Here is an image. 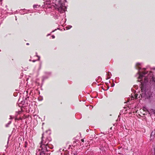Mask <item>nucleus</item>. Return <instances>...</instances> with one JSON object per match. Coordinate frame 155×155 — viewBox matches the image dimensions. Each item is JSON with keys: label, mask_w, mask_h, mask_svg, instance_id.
<instances>
[{"label": "nucleus", "mask_w": 155, "mask_h": 155, "mask_svg": "<svg viewBox=\"0 0 155 155\" xmlns=\"http://www.w3.org/2000/svg\"><path fill=\"white\" fill-rule=\"evenodd\" d=\"M11 123V121H9L8 123V124H9V125Z\"/></svg>", "instance_id": "9d476101"}, {"label": "nucleus", "mask_w": 155, "mask_h": 155, "mask_svg": "<svg viewBox=\"0 0 155 155\" xmlns=\"http://www.w3.org/2000/svg\"><path fill=\"white\" fill-rule=\"evenodd\" d=\"M37 56L38 57V60H39V59H40V56H38V55H37Z\"/></svg>", "instance_id": "1a4fd4ad"}, {"label": "nucleus", "mask_w": 155, "mask_h": 155, "mask_svg": "<svg viewBox=\"0 0 155 155\" xmlns=\"http://www.w3.org/2000/svg\"><path fill=\"white\" fill-rule=\"evenodd\" d=\"M81 141L82 142H84V139H82L81 140Z\"/></svg>", "instance_id": "f8f14e48"}, {"label": "nucleus", "mask_w": 155, "mask_h": 155, "mask_svg": "<svg viewBox=\"0 0 155 155\" xmlns=\"http://www.w3.org/2000/svg\"><path fill=\"white\" fill-rule=\"evenodd\" d=\"M139 71L137 73L139 75V76L138 78V81H139L141 82L140 84V88L141 90H143V87L148 82V78L147 77H146L144 78V81H142L141 79H142L144 77V75L147 74V72L145 71L146 70L145 68H144L143 69L144 71H143L142 72H141L140 71V70L141 68L139 67H138Z\"/></svg>", "instance_id": "f03ea898"}, {"label": "nucleus", "mask_w": 155, "mask_h": 155, "mask_svg": "<svg viewBox=\"0 0 155 155\" xmlns=\"http://www.w3.org/2000/svg\"><path fill=\"white\" fill-rule=\"evenodd\" d=\"M154 151H155V152L154 153V155H155V148H154Z\"/></svg>", "instance_id": "4468645a"}, {"label": "nucleus", "mask_w": 155, "mask_h": 155, "mask_svg": "<svg viewBox=\"0 0 155 155\" xmlns=\"http://www.w3.org/2000/svg\"><path fill=\"white\" fill-rule=\"evenodd\" d=\"M140 63H137L136 64V66H138L140 65Z\"/></svg>", "instance_id": "423d86ee"}, {"label": "nucleus", "mask_w": 155, "mask_h": 155, "mask_svg": "<svg viewBox=\"0 0 155 155\" xmlns=\"http://www.w3.org/2000/svg\"><path fill=\"white\" fill-rule=\"evenodd\" d=\"M114 84L112 85L111 87H113V86H114Z\"/></svg>", "instance_id": "dca6fc26"}, {"label": "nucleus", "mask_w": 155, "mask_h": 155, "mask_svg": "<svg viewBox=\"0 0 155 155\" xmlns=\"http://www.w3.org/2000/svg\"><path fill=\"white\" fill-rule=\"evenodd\" d=\"M36 61L35 60H34V61H33V62H35Z\"/></svg>", "instance_id": "f3484780"}, {"label": "nucleus", "mask_w": 155, "mask_h": 155, "mask_svg": "<svg viewBox=\"0 0 155 155\" xmlns=\"http://www.w3.org/2000/svg\"><path fill=\"white\" fill-rule=\"evenodd\" d=\"M38 5H33V7L34 8H37Z\"/></svg>", "instance_id": "39448f33"}, {"label": "nucleus", "mask_w": 155, "mask_h": 155, "mask_svg": "<svg viewBox=\"0 0 155 155\" xmlns=\"http://www.w3.org/2000/svg\"><path fill=\"white\" fill-rule=\"evenodd\" d=\"M60 7L58 8V11L61 13H63L65 11V9H66V7L64 5V4H59Z\"/></svg>", "instance_id": "7ed1b4c3"}, {"label": "nucleus", "mask_w": 155, "mask_h": 155, "mask_svg": "<svg viewBox=\"0 0 155 155\" xmlns=\"http://www.w3.org/2000/svg\"><path fill=\"white\" fill-rule=\"evenodd\" d=\"M137 95H135V98H137Z\"/></svg>", "instance_id": "ddd939ff"}, {"label": "nucleus", "mask_w": 155, "mask_h": 155, "mask_svg": "<svg viewBox=\"0 0 155 155\" xmlns=\"http://www.w3.org/2000/svg\"><path fill=\"white\" fill-rule=\"evenodd\" d=\"M13 117H12L11 116H10V119H13Z\"/></svg>", "instance_id": "6e6552de"}, {"label": "nucleus", "mask_w": 155, "mask_h": 155, "mask_svg": "<svg viewBox=\"0 0 155 155\" xmlns=\"http://www.w3.org/2000/svg\"><path fill=\"white\" fill-rule=\"evenodd\" d=\"M74 155H75V154H74Z\"/></svg>", "instance_id": "6ab92c4d"}, {"label": "nucleus", "mask_w": 155, "mask_h": 155, "mask_svg": "<svg viewBox=\"0 0 155 155\" xmlns=\"http://www.w3.org/2000/svg\"><path fill=\"white\" fill-rule=\"evenodd\" d=\"M71 27H72L71 26H69L68 27V26L66 28L67 29H68L71 28Z\"/></svg>", "instance_id": "20e7f679"}, {"label": "nucleus", "mask_w": 155, "mask_h": 155, "mask_svg": "<svg viewBox=\"0 0 155 155\" xmlns=\"http://www.w3.org/2000/svg\"><path fill=\"white\" fill-rule=\"evenodd\" d=\"M52 37L53 38H55V36L54 35H52Z\"/></svg>", "instance_id": "9b49d317"}, {"label": "nucleus", "mask_w": 155, "mask_h": 155, "mask_svg": "<svg viewBox=\"0 0 155 155\" xmlns=\"http://www.w3.org/2000/svg\"><path fill=\"white\" fill-rule=\"evenodd\" d=\"M25 147H27V146H26V145H25Z\"/></svg>", "instance_id": "a211bd4d"}, {"label": "nucleus", "mask_w": 155, "mask_h": 155, "mask_svg": "<svg viewBox=\"0 0 155 155\" xmlns=\"http://www.w3.org/2000/svg\"><path fill=\"white\" fill-rule=\"evenodd\" d=\"M42 135L39 149L36 151V155H50L49 153H46V152L49 150V149H52L53 148L52 145L49 143L51 140V138L48 137L46 139L44 138L43 134Z\"/></svg>", "instance_id": "f257e3e1"}, {"label": "nucleus", "mask_w": 155, "mask_h": 155, "mask_svg": "<svg viewBox=\"0 0 155 155\" xmlns=\"http://www.w3.org/2000/svg\"><path fill=\"white\" fill-rule=\"evenodd\" d=\"M26 45H29V44L28 43H27L26 44Z\"/></svg>", "instance_id": "2eb2a0df"}, {"label": "nucleus", "mask_w": 155, "mask_h": 155, "mask_svg": "<svg viewBox=\"0 0 155 155\" xmlns=\"http://www.w3.org/2000/svg\"><path fill=\"white\" fill-rule=\"evenodd\" d=\"M9 124H8V123L6 125V127H8V126H9Z\"/></svg>", "instance_id": "0eeeda50"}]
</instances>
